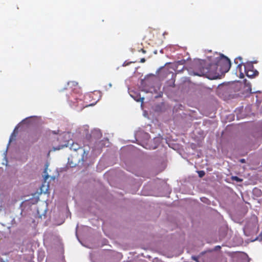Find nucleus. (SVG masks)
<instances>
[{
    "label": "nucleus",
    "instance_id": "nucleus-5",
    "mask_svg": "<svg viewBox=\"0 0 262 262\" xmlns=\"http://www.w3.org/2000/svg\"><path fill=\"white\" fill-rule=\"evenodd\" d=\"M245 73L247 76L250 78H253L258 74V72L256 70L245 71Z\"/></svg>",
    "mask_w": 262,
    "mask_h": 262
},
{
    "label": "nucleus",
    "instance_id": "nucleus-9",
    "mask_svg": "<svg viewBox=\"0 0 262 262\" xmlns=\"http://www.w3.org/2000/svg\"><path fill=\"white\" fill-rule=\"evenodd\" d=\"M67 146H68V144H61V145H58L57 146H56V147H53V150L54 151L57 150H60L61 149H62L64 147H67Z\"/></svg>",
    "mask_w": 262,
    "mask_h": 262
},
{
    "label": "nucleus",
    "instance_id": "nucleus-26",
    "mask_svg": "<svg viewBox=\"0 0 262 262\" xmlns=\"http://www.w3.org/2000/svg\"><path fill=\"white\" fill-rule=\"evenodd\" d=\"M201 201H203V202H204V201L203 200L204 198H201ZM204 199H206L205 198H204Z\"/></svg>",
    "mask_w": 262,
    "mask_h": 262
},
{
    "label": "nucleus",
    "instance_id": "nucleus-10",
    "mask_svg": "<svg viewBox=\"0 0 262 262\" xmlns=\"http://www.w3.org/2000/svg\"><path fill=\"white\" fill-rule=\"evenodd\" d=\"M231 179L233 181H236L237 182H241L243 181V179L241 178H239V177L237 176H232L231 177Z\"/></svg>",
    "mask_w": 262,
    "mask_h": 262
},
{
    "label": "nucleus",
    "instance_id": "nucleus-23",
    "mask_svg": "<svg viewBox=\"0 0 262 262\" xmlns=\"http://www.w3.org/2000/svg\"><path fill=\"white\" fill-rule=\"evenodd\" d=\"M240 262H249V261L247 260H243L242 261H241Z\"/></svg>",
    "mask_w": 262,
    "mask_h": 262
},
{
    "label": "nucleus",
    "instance_id": "nucleus-17",
    "mask_svg": "<svg viewBox=\"0 0 262 262\" xmlns=\"http://www.w3.org/2000/svg\"><path fill=\"white\" fill-rule=\"evenodd\" d=\"M221 249V246H216L214 247V250L215 251H217L219 249Z\"/></svg>",
    "mask_w": 262,
    "mask_h": 262
},
{
    "label": "nucleus",
    "instance_id": "nucleus-30",
    "mask_svg": "<svg viewBox=\"0 0 262 262\" xmlns=\"http://www.w3.org/2000/svg\"><path fill=\"white\" fill-rule=\"evenodd\" d=\"M109 86H110V87H111V86H112V84H111V83H110V84H109Z\"/></svg>",
    "mask_w": 262,
    "mask_h": 262
},
{
    "label": "nucleus",
    "instance_id": "nucleus-15",
    "mask_svg": "<svg viewBox=\"0 0 262 262\" xmlns=\"http://www.w3.org/2000/svg\"><path fill=\"white\" fill-rule=\"evenodd\" d=\"M245 84L246 85H247V86H248L250 88V90H251V89L250 88L251 87L250 83H247V80L246 79L245 80Z\"/></svg>",
    "mask_w": 262,
    "mask_h": 262
},
{
    "label": "nucleus",
    "instance_id": "nucleus-27",
    "mask_svg": "<svg viewBox=\"0 0 262 262\" xmlns=\"http://www.w3.org/2000/svg\"><path fill=\"white\" fill-rule=\"evenodd\" d=\"M68 100H69V101H72V99H70V98H68Z\"/></svg>",
    "mask_w": 262,
    "mask_h": 262
},
{
    "label": "nucleus",
    "instance_id": "nucleus-7",
    "mask_svg": "<svg viewBox=\"0 0 262 262\" xmlns=\"http://www.w3.org/2000/svg\"><path fill=\"white\" fill-rule=\"evenodd\" d=\"M18 125H17L14 130H13V132L11 134V136L10 137V139H9V143L8 144V146H7V147H8V146L10 144V142L12 141V140L13 139V137H15V132H16V130L18 129ZM7 149H8V148H7L6 151H5L4 152V155L6 156V153L7 152Z\"/></svg>",
    "mask_w": 262,
    "mask_h": 262
},
{
    "label": "nucleus",
    "instance_id": "nucleus-2",
    "mask_svg": "<svg viewBox=\"0 0 262 262\" xmlns=\"http://www.w3.org/2000/svg\"><path fill=\"white\" fill-rule=\"evenodd\" d=\"M235 92V87L233 84L223 83L219 85L217 93L224 98H229L232 97Z\"/></svg>",
    "mask_w": 262,
    "mask_h": 262
},
{
    "label": "nucleus",
    "instance_id": "nucleus-19",
    "mask_svg": "<svg viewBox=\"0 0 262 262\" xmlns=\"http://www.w3.org/2000/svg\"><path fill=\"white\" fill-rule=\"evenodd\" d=\"M192 259H193L194 260L196 261H198V257H195V256H192Z\"/></svg>",
    "mask_w": 262,
    "mask_h": 262
},
{
    "label": "nucleus",
    "instance_id": "nucleus-6",
    "mask_svg": "<svg viewBox=\"0 0 262 262\" xmlns=\"http://www.w3.org/2000/svg\"><path fill=\"white\" fill-rule=\"evenodd\" d=\"M253 62L250 61L247 62L244 64H243L244 66V70L245 71H250V70H253L254 69V67L253 65Z\"/></svg>",
    "mask_w": 262,
    "mask_h": 262
},
{
    "label": "nucleus",
    "instance_id": "nucleus-21",
    "mask_svg": "<svg viewBox=\"0 0 262 262\" xmlns=\"http://www.w3.org/2000/svg\"><path fill=\"white\" fill-rule=\"evenodd\" d=\"M59 132V130H57V131H52V133L54 134H58V133Z\"/></svg>",
    "mask_w": 262,
    "mask_h": 262
},
{
    "label": "nucleus",
    "instance_id": "nucleus-31",
    "mask_svg": "<svg viewBox=\"0 0 262 262\" xmlns=\"http://www.w3.org/2000/svg\"><path fill=\"white\" fill-rule=\"evenodd\" d=\"M75 102H73V105H75Z\"/></svg>",
    "mask_w": 262,
    "mask_h": 262
},
{
    "label": "nucleus",
    "instance_id": "nucleus-1",
    "mask_svg": "<svg viewBox=\"0 0 262 262\" xmlns=\"http://www.w3.org/2000/svg\"><path fill=\"white\" fill-rule=\"evenodd\" d=\"M204 61L198 60L193 64L194 68H199V72H194V75L203 76L207 73H214L215 78L224 75L230 70L231 62L229 59L222 54L215 57L212 63L208 65V67H204Z\"/></svg>",
    "mask_w": 262,
    "mask_h": 262
},
{
    "label": "nucleus",
    "instance_id": "nucleus-24",
    "mask_svg": "<svg viewBox=\"0 0 262 262\" xmlns=\"http://www.w3.org/2000/svg\"><path fill=\"white\" fill-rule=\"evenodd\" d=\"M142 51L144 53H145L146 52V51L144 50H143V49H142Z\"/></svg>",
    "mask_w": 262,
    "mask_h": 262
},
{
    "label": "nucleus",
    "instance_id": "nucleus-22",
    "mask_svg": "<svg viewBox=\"0 0 262 262\" xmlns=\"http://www.w3.org/2000/svg\"><path fill=\"white\" fill-rule=\"evenodd\" d=\"M0 262H5V261L1 257H0Z\"/></svg>",
    "mask_w": 262,
    "mask_h": 262
},
{
    "label": "nucleus",
    "instance_id": "nucleus-32",
    "mask_svg": "<svg viewBox=\"0 0 262 262\" xmlns=\"http://www.w3.org/2000/svg\"><path fill=\"white\" fill-rule=\"evenodd\" d=\"M123 66H125V62L123 64Z\"/></svg>",
    "mask_w": 262,
    "mask_h": 262
},
{
    "label": "nucleus",
    "instance_id": "nucleus-14",
    "mask_svg": "<svg viewBox=\"0 0 262 262\" xmlns=\"http://www.w3.org/2000/svg\"><path fill=\"white\" fill-rule=\"evenodd\" d=\"M254 193H258V194L261 193V191L259 189H257V188H255L254 189Z\"/></svg>",
    "mask_w": 262,
    "mask_h": 262
},
{
    "label": "nucleus",
    "instance_id": "nucleus-28",
    "mask_svg": "<svg viewBox=\"0 0 262 262\" xmlns=\"http://www.w3.org/2000/svg\"><path fill=\"white\" fill-rule=\"evenodd\" d=\"M48 177H49L48 175H47V176H46L45 179H47V178H48Z\"/></svg>",
    "mask_w": 262,
    "mask_h": 262
},
{
    "label": "nucleus",
    "instance_id": "nucleus-13",
    "mask_svg": "<svg viewBox=\"0 0 262 262\" xmlns=\"http://www.w3.org/2000/svg\"><path fill=\"white\" fill-rule=\"evenodd\" d=\"M198 173L199 177H200V178L203 177L205 174V172L203 170L198 171Z\"/></svg>",
    "mask_w": 262,
    "mask_h": 262
},
{
    "label": "nucleus",
    "instance_id": "nucleus-16",
    "mask_svg": "<svg viewBox=\"0 0 262 262\" xmlns=\"http://www.w3.org/2000/svg\"><path fill=\"white\" fill-rule=\"evenodd\" d=\"M32 117H35V116H31V117H27L25 119H24V120H22L21 122H25L27 119H29V118H32Z\"/></svg>",
    "mask_w": 262,
    "mask_h": 262
},
{
    "label": "nucleus",
    "instance_id": "nucleus-20",
    "mask_svg": "<svg viewBox=\"0 0 262 262\" xmlns=\"http://www.w3.org/2000/svg\"><path fill=\"white\" fill-rule=\"evenodd\" d=\"M145 61V58H141V60H140V62H142V63H143Z\"/></svg>",
    "mask_w": 262,
    "mask_h": 262
},
{
    "label": "nucleus",
    "instance_id": "nucleus-4",
    "mask_svg": "<svg viewBox=\"0 0 262 262\" xmlns=\"http://www.w3.org/2000/svg\"><path fill=\"white\" fill-rule=\"evenodd\" d=\"M130 96L136 101L139 102L141 101L143 102V101L144 100L143 97H141L140 95L138 93H136L135 92H133L132 93H130Z\"/></svg>",
    "mask_w": 262,
    "mask_h": 262
},
{
    "label": "nucleus",
    "instance_id": "nucleus-29",
    "mask_svg": "<svg viewBox=\"0 0 262 262\" xmlns=\"http://www.w3.org/2000/svg\"><path fill=\"white\" fill-rule=\"evenodd\" d=\"M73 97H74V98L77 100V98L76 97H75L74 96H73Z\"/></svg>",
    "mask_w": 262,
    "mask_h": 262
},
{
    "label": "nucleus",
    "instance_id": "nucleus-3",
    "mask_svg": "<svg viewBox=\"0 0 262 262\" xmlns=\"http://www.w3.org/2000/svg\"><path fill=\"white\" fill-rule=\"evenodd\" d=\"M70 149L75 151H77L78 154L80 155L81 157L78 160L79 163H81V164H83V163L86 161L88 158L89 151H86L77 143H72L71 145Z\"/></svg>",
    "mask_w": 262,
    "mask_h": 262
},
{
    "label": "nucleus",
    "instance_id": "nucleus-25",
    "mask_svg": "<svg viewBox=\"0 0 262 262\" xmlns=\"http://www.w3.org/2000/svg\"><path fill=\"white\" fill-rule=\"evenodd\" d=\"M241 77H244V74L242 73H241Z\"/></svg>",
    "mask_w": 262,
    "mask_h": 262
},
{
    "label": "nucleus",
    "instance_id": "nucleus-18",
    "mask_svg": "<svg viewBox=\"0 0 262 262\" xmlns=\"http://www.w3.org/2000/svg\"><path fill=\"white\" fill-rule=\"evenodd\" d=\"M239 162L242 163H245L246 162V160L244 159H241L239 160Z\"/></svg>",
    "mask_w": 262,
    "mask_h": 262
},
{
    "label": "nucleus",
    "instance_id": "nucleus-8",
    "mask_svg": "<svg viewBox=\"0 0 262 262\" xmlns=\"http://www.w3.org/2000/svg\"><path fill=\"white\" fill-rule=\"evenodd\" d=\"M68 85L70 86L71 88V90L73 91V93L77 92V91L76 90V89L74 88V89H72V86H77L78 85V83L75 81H71L70 82H68Z\"/></svg>",
    "mask_w": 262,
    "mask_h": 262
},
{
    "label": "nucleus",
    "instance_id": "nucleus-11",
    "mask_svg": "<svg viewBox=\"0 0 262 262\" xmlns=\"http://www.w3.org/2000/svg\"><path fill=\"white\" fill-rule=\"evenodd\" d=\"M242 58L241 56L238 57L237 58H235L234 59V62L237 64V68H241L242 65L243 64V63H238V62L237 61V59L242 60Z\"/></svg>",
    "mask_w": 262,
    "mask_h": 262
},
{
    "label": "nucleus",
    "instance_id": "nucleus-12",
    "mask_svg": "<svg viewBox=\"0 0 262 262\" xmlns=\"http://www.w3.org/2000/svg\"><path fill=\"white\" fill-rule=\"evenodd\" d=\"M93 134H96L97 135V138H99L100 137V136H101V134L100 132V130L99 129H95L93 132Z\"/></svg>",
    "mask_w": 262,
    "mask_h": 262
}]
</instances>
